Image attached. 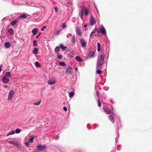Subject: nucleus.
Masks as SVG:
<instances>
[{
	"label": "nucleus",
	"instance_id": "f257e3e1",
	"mask_svg": "<svg viewBox=\"0 0 152 152\" xmlns=\"http://www.w3.org/2000/svg\"><path fill=\"white\" fill-rule=\"evenodd\" d=\"M105 57V55L102 54L100 57L99 59L97 61L96 64V68L101 69L103 67V65L104 63V58Z\"/></svg>",
	"mask_w": 152,
	"mask_h": 152
},
{
	"label": "nucleus",
	"instance_id": "f03ea898",
	"mask_svg": "<svg viewBox=\"0 0 152 152\" xmlns=\"http://www.w3.org/2000/svg\"><path fill=\"white\" fill-rule=\"evenodd\" d=\"M100 32H101L103 35L106 34V29L103 26L100 28H98V30H97V33H99Z\"/></svg>",
	"mask_w": 152,
	"mask_h": 152
},
{
	"label": "nucleus",
	"instance_id": "7ed1b4c3",
	"mask_svg": "<svg viewBox=\"0 0 152 152\" xmlns=\"http://www.w3.org/2000/svg\"><path fill=\"white\" fill-rule=\"evenodd\" d=\"M103 110L107 114L114 115L112 109L107 107H104V108Z\"/></svg>",
	"mask_w": 152,
	"mask_h": 152
},
{
	"label": "nucleus",
	"instance_id": "20e7f679",
	"mask_svg": "<svg viewBox=\"0 0 152 152\" xmlns=\"http://www.w3.org/2000/svg\"><path fill=\"white\" fill-rule=\"evenodd\" d=\"M46 148V146L45 145H42L39 144L37 146V149L40 151H42L43 149Z\"/></svg>",
	"mask_w": 152,
	"mask_h": 152
},
{
	"label": "nucleus",
	"instance_id": "39448f33",
	"mask_svg": "<svg viewBox=\"0 0 152 152\" xmlns=\"http://www.w3.org/2000/svg\"><path fill=\"white\" fill-rule=\"evenodd\" d=\"M14 93V91L13 90H11L10 91L8 94V100H11L12 99Z\"/></svg>",
	"mask_w": 152,
	"mask_h": 152
},
{
	"label": "nucleus",
	"instance_id": "423d86ee",
	"mask_svg": "<svg viewBox=\"0 0 152 152\" xmlns=\"http://www.w3.org/2000/svg\"><path fill=\"white\" fill-rule=\"evenodd\" d=\"M90 24L91 26H92L96 23V21L95 20L93 17L92 16H91L90 19Z\"/></svg>",
	"mask_w": 152,
	"mask_h": 152
},
{
	"label": "nucleus",
	"instance_id": "0eeeda50",
	"mask_svg": "<svg viewBox=\"0 0 152 152\" xmlns=\"http://www.w3.org/2000/svg\"><path fill=\"white\" fill-rule=\"evenodd\" d=\"M80 41L82 46L83 47H86V42L83 38H81L80 39Z\"/></svg>",
	"mask_w": 152,
	"mask_h": 152
},
{
	"label": "nucleus",
	"instance_id": "6e6552de",
	"mask_svg": "<svg viewBox=\"0 0 152 152\" xmlns=\"http://www.w3.org/2000/svg\"><path fill=\"white\" fill-rule=\"evenodd\" d=\"M56 83L55 80L54 78H51L48 80V83L50 85L55 84Z\"/></svg>",
	"mask_w": 152,
	"mask_h": 152
},
{
	"label": "nucleus",
	"instance_id": "1a4fd4ad",
	"mask_svg": "<svg viewBox=\"0 0 152 152\" xmlns=\"http://www.w3.org/2000/svg\"><path fill=\"white\" fill-rule=\"evenodd\" d=\"M81 9V11H82L83 12L84 11L85 12V15L87 16L88 15L89 13V10L87 8H85V7H83V8L82 7Z\"/></svg>",
	"mask_w": 152,
	"mask_h": 152
},
{
	"label": "nucleus",
	"instance_id": "9d476101",
	"mask_svg": "<svg viewBox=\"0 0 152 152\" xmlns=\"http://www.w3.org/2000/svg\"><path fill=\"white\" fill-rule=\"evenodd\" d=\"M72 71V68L71 67H69L66 70V73L67 74H71Z\"/></svg>",
	"mask_w": 152,
	"mask_h": 152
},
{
	"label": "nucleus",
	"instance_id": "9b49d317",
	"mask_svg": "<svg viewBox=\"0 0 152 152\" xmlns=\"http://www.w3.org/2000/svg\"><path fill=\"white\" fill-rule=\"evenodd\" d=\"M29 16V15L24 13L20 15L19 17L20 18H26L27 17Z\"/></svg>",
	"mask_w": 152,
	"mask_h": 152
},
{
	"label": "nucleus",
	"instance_id": "f8f14e48",
	"mask_svg": "<svg viewBox=\"0 0 152 152\" xmlns=\"http://www.w3.org/2000/svg\"><path fill=\"white\" fill-rule=\"evenodd\" d=\"M2 81L3 83H7L9 82V80L7 77L4 76L2 78Z\"/></svg>",
	"mask_w": 152,
	"mask_h": 152
},
{
	"label": "nucleus",
	"instance_id": "ddd939ff",
	"mask_svg": "<svg viewBox=\"0 0 152 152\" xmlns=\"http://www.w3.org/2000/svg\"><path fill=\"white\" fill-rule=\"evenodd\" d=\"M113 115H114L111 114V115H109L108 117V118L113 123H114V120L113 116Z\"/></svg>",
	"mask_w": 152,
	"mask_h": 152
},
{
	"label": "nucleus",
	"instance_id": "4468645a",
	"mask_svg": "<svg viewBox=\"0 0 152 152\" xmlns=\"http://www.w3.org/2000/svg\"><path fill=\"white\" fill-rule=\"evenodd\" d=\"M4 45L6 48H9L11 46L10 43L9 42H5Z\"/></svg>",
	"mask_w": 152,
	"mask_h": 152
},
{
	"label": "nucleus",
	"instance_id": "2eb2a0df",
	"mask_svg": "<svg viewBox=\"0 0 152 152\" xmlns=\"http://www.w3.org/2000/svg\"><path fill=\"white\" fill-rule=\"evenodd\" d=\"M94 52L92 51H90L89 53L88 57L89 58H91L92 57H93L94 56Z\"/></svg>",
	"mask_w": 152,
	"mask_h": 152
},
{
	"label": "nucleus",
	"instance_id": "dca6fc26",
	"mask_svg": "<svg viewBox=\"0 0 152 152\" xmlns=\"http://www.w3.org/2000/svg\"><path fill=\"white\" fill-rule=\"evenodd\" d=\"M8 142L10 144L14 145L17 147H18L19 146V144L17 143L12 141H9Z\"/></svg>",
	"mask_w": 152,
	"mask_h": 152
},
{
	"label": "nucleus",
	"instance_id": "f3484780",
	"mask_svg": "<svg viewBox=\"0 0 152 152\" xmlns=\"http://www.w3.org/2000/svg\"><path fill=\"white\" fill-rule=\"evenodd\" d=\"M76 31L77 34L79 36H81L82 33L80 29L79 28H77L76 29Z\"/></svg>",
	"mask_w": 152,
	"mask_h": 152
},
{
	"label": "nucleus",
	"instance_id": "a211bd4d",
	"mask_svg": "<svg viewBox=\"0 0 152 152\" xmlns=\"http://www.w3.org/2000/svg\"><path fill=\"white\" fill-rule=\"evenodd\" d=\"M37 28H35L32 30L31 32L34 35L37 34Z\"/></svg>",
	"mask_w": 152,
	"mask_h": 152
},
{
	"label": "nucleus",
	"instance_id": "6ab92c4d",
	"mask_svg": "<svg viewBox=\"0 0 152 152\" xmlns=\"http://www.w3.org/2000/svg\"><path fill=\"white\" fill-rule=\"evenodd\" d=\"M33 53L34 54H37L38 53V49L37 48H35L33 50Z\"/></svg>",
	"mask_w": 152,
	"mask_h": 152
},
{
	"label": "nucleus",
	"instance_id": "aec40b11",
	"mask_svg": "<svg viewBox=\"0 0 152 152\" xmlns=\"http://www.w3.org/2000/svg\"><path fill=\"white\" fill-rule=\"evenodd\" d=\"M75 60L79 62H81L82 60L81 58L78 56H76L75 58Z\"/></svg>",
	"mask_w": 152,
	"mask_h": 152
},
{
	"label": "nucleus",
	"instance_id": "412c9836",
	"mask_svg": "<svg viewBox=\"0 0 152 152\" xmlns=\"http://www.w3.org/2000/svg\"><path fill=\"white\" fill-rule=\"evenodd\" d=\"M26 4L27 6L35 7H37L35 6L34 5L33 3L31 2H27L26 3Z\"/></svg>",
	"mask_w": 152,
	"mask_h": 152
},
{
	"label": "nucleus",
	"instance_id": "4be33fe9",
	"mask_svg": "<svg viewBox=\"0 0 152 152\" xmlns=\"http://www.w3.org/2000/svg\"><path fill=\"white\" fill-rule=\"evenodd\" d=\"M4 76L6 77H11V75L10 74V72H6Z\"/></svg>",
	"mask_w": 152,
	"mask_h": 152
},
{
	"label": "nucleus",
	"instance_id": "5701e85b",
	"mask_svg": "<svg viewBox=\"0 0 152 152\" xmlns=\"http://www.w3.org/2000/svg\"><path fill=\"white\" fill-rule=\"evenodd\" d=\"M98 30V28H96L94 29L91 32V33L90 34V37H91L92 35L94 33H95L96 32H97V30Z\"/></svg>",
	"mask_w": 152,
	"mask_h": 152
},
{
	"label": "nucleus",
	"instance_id": "b1692460",
	"mask_svg": "<svg viewBox=\"0 0 152 152\" xmlns=\"http://www.w3.org/2000/svg\"><path fill=\"white\" fill-rule=\"evenodd\" d=\"M71 40L73 43H75V36L74 35H73L71 38Z\"/></svg>",
	"mask_w": 152,
	"mask_h": 152
},
{
	"label": "nucleus",
	"instance_id": "393cba45",
	"mask_svg": "<svg viewBox=\"0 0 152 152\" xmlns=\"http://www.w3.org/2000/svg\"><path fill=\"white\" fill-rule=\"evenodd\" d=\"M15 133V131H12L9 132L6 136H7L10 135L14 134Z\"/></svg>",
	"mask_w": 152,
	"mask_h": 152
},
{
	"label": "nucleus",
	"instance_id": "a878e982",
	"mask_svg": "<svg viewBox=\"0 0 152 152\" xmlns=\"http://www.w3.org/2000/svg\"><path fill=\"white\" fill-rule=\"evenodd\" d=\"M74 94H75V93L74 91L70 92L69 93V96L70 98L73 97L74 96Z\"/></svg>",
	"mask_w": 152,
	"mask_h": 152
},
{
	"label": "nucleus",
	"instance_id": "bb28decb",
	"mask_svg": "<svg viewBox=\"0 0 152 152\" xmlns=\"http://www.w3.org/2000/svg\"><path fill=\"white\" fill-rule=\"evenodd\" d=\"M17 20H15L12 21L11 23V24L12 26H14L17 22Z\"/></svg>",
	"mask_w": 152,
	"mask_h": 152
},
{
	"label": "nucleus",
	"instance_id": "cd10ccee",
	"mask_svg": "<svg viewBox=\"0 0 152 152\" xmlns=\"http://www.w3.org/2000/svg\"><path fill=\"white\" fill-rule=\"evenodd\" d=\"M34 139V137L32 136L29 139L28 142L31 143H32L33 142Z\"/></svg>",
	"mask_w": 152,
	"mask_h": 152
},
{
	"label": "nucleus",
	"instance_id": "c85d7f7f",
	"mask_svg": "<svg viewBox=\"0 0 152 152\" xmlns=\"http://www.w3.org/2000/svg\"><path fill=\"white\" fill-rule=\"evenodd\" d=\"M59 50L60 47L59 46H57L55 48V51L56 53H57L59 52Z\"/></svg>",
	"mask_w": 152,
	"mask_h": 152
},
{
	"label": "nucleus",
	"instance_id": "c756f323",
	"mask_svg": "<svg viewBox=\"0 0 152 152\" xmlns=\"http://www.w3.org/2000/svg\"><path fill=\"white\" fill-rule=\"evenodd\" d=\"M8 32L11 34H13L14 33L13 30L12 28H10L8 30Z\"/></svg>",
	"mask_w": 152,
	"mask_h": 152
},
{
	"label": "nucleus",
	"instance_id": "7c9ffc66",
	"mask_svg": "<svg viewBox=\"0 0 152 152\" xmlns=\"http://www.w3.org/2000/svg\"><path fill=\"white\" fill-rule=\"evenodd\" d=\"M33 45L34 46H36L37 45V42L36 40H34L33 42Z\"/></svg>",
	"mask_w": 152,
	"mask_h": 152
},
{
	"label": "nucleus",
	"instance_id": "2f4dec72",
	"mask_svg": "<svg viewBox=\"0 0 152 152\" xmlns=\"http://www.w3.org/2000/svg\"><path fill=\"white\" fill-rule=\"evenodd\" d=\"M100 44L99 42L97 43V51H99L100 50Z\"/></svg>",
	"mask_w": 152,
	"mask_h": 152
},
{
	"label": "nucleus",
	"instance_id": "473e14b6",
	"mask_svg": "<svg viewBox=\"0 0 152 152\" xmlns=\"http://www.w3.org/2000/svg\"><path fill=\"white\" fill-rule=\"evenodd\" d=\"M41 102V100H39L38 102H35L33 104L36 106H38L40 104Z\"/></svg>",
	"mask_w": 152,
	"mask_h": 152
},
{
	"label": "nucleus",
	"instance_id": "72a5a7b5",
	"mask_svg": "<svg viewBox=\"0 0 152 152\" xmlns=\"http://www.w3.org/2000/svg\"><path fill=\"white\" fill-rule=\"evenodd\" d=\"M14 131H15V133H16V134H18L20 132L21 130L20 129L18 128Z\"/></svg>",
	"mask_w": 152,
	"mask_h": 152
},
{
	"label": "nucleus",
	"instance_id": "f704fd0d",
	"mask_svg": "<svg viewBox=\"0 0 152 152\" xmlns=\"http://www.w3.org/2000/svg\"><path fill=\"white\" fill-rule=\"evenodd\" d=\"M35 66L36 67H39L40 66V65L39 64V63L38 61L35 62Z\"/></svg>",
	"mask_w": 152,
	"mask_h": 152
},
{
	"label": "nucleus",
	"instance_id": "c9c22d12",
	"mask_svg": "<svg viewBox=\"0 0 152 152\" xmlns=\"http://www.w3.org/2000/svg\"><path fill=\"white\" fill-rule=\"evenodd\" d=\"M102 72V71L100 69H98L96 71V73L99 75H100Z\"/></svg>",
	"mask_w": 152,
	"mask_h": 152
},
{
	"label": "nucleus",
	"instance_id": "e433bc0d",
	"mask_svg": "<svg viewBox=\"0 0 152 152\" xmlns=\"http://www.w3.org/2000/svg\"><path fill=\"white\" fill-rule=\"evenodd\" d=\"M59 64L62 66H65L66 64L64 62H60L59 63Z\"/></svg>",
	"mask_w": 152,
	"mask_h": 152
},
{
	"label": "nucleus",
	"instance_id": "4c0bfd02",
	"mask_svg": "<svg viewBox=\"0 0 152 152\" xmlns=\"http://www.w3.org/2000/svg\"><path fill=\"white\" fill-rule=\"evenodd\" d=\"M61 30H58L56 31L55 32V35H58L61 32Z\"/></svg>",
	"mask_w": 152,
	"mask_h": 152
},
{
	"label": "nucleus",
	"instance_id": "58836bf2",
	"mask_svg": "<svg viewBox=\"0 0 152 152\" xmlns=\"http://www.w3.org/2000/svg\"><path fill=\"white\" fill-rule=\"evenodd\" d=\"M98 106L99 107H100L101 106V104L100 101L99 99H98Z\"/></svg>",
	"mask_w": 152,
	"mask_h": 152
},
{
	"label": "nucleus",
	"instance_id": "ea45409f",
	"mask_svg": "<svg viewBox=\"0 0 152 152\" xmlns=\"http://www.w3.org/2000/svg\"><path fill=\"white\" fill-rule=\"evenodd\" d=\"M83 12L82 11H81V15H80V18L81 19H83Z\"/></svg>",
	"mask_w": 152,
	"mask_h": 152
},
{
	"label": "nucleus",
	"instance_id": "a19ab883",
	"mask_svg": "<svg viewBox=\"0 0 152 152\" xmlns=\"http://www.w3.org/2000/svg\"><path fill=\"white\" fill-rule=\"evenodd\" d=\"M66 26V25L65 23H64L62 26V28H65Z\"/></svg>",
	"mask_w": 152,
	"mask_h": 152
},
{
	"label": "nucleus",
	"instance_id": "79ce46f5",
	"mask_svg": "<svg viewBox=\"0 0 152 152\" xmlns=\"http://www.w3.org/2000/svg\"><path fill=\"white\" fill-rule=\"evenodd\" d=\"M29 142L28 141V142H26L25 143V145L26 146H29V144H28L29 143Z\"/></svg>",
	"mask_w": 152,
	"mask_h": 152
},
{
	"label": "nucleus",
	"instance_id": "37998d69",
	"mask_svg": "<svg viewBox=\"0 0 152 152\" xmlns=\"http://www.w3.org/2000/svg\"><path fill=\"white\" fill-rule=\"evenodd\" d=\"M46 28V26H44L42 28H41V30L42 31H44V29Z\"/></svg>",
	"mask_w": 152,
	"mask_h": 152
},
{
	"label": "nucleus",
	"instance_id": "c03bdc74",
	"mask_svg": "<svg viewBox=\"0 0 152 152\" xmlns=\"http://www.w3.org/2000/svg\"><path fill=\"white\" fill-rule=\"evenodd\" d=\"M96 95L98 98V99L99 98V93L98 92V91H96Z\"/></svg>",
	"mask_w": 152,
	"mask_h": 152
},
{
	"label": "nucleus",
	"instance_id": "a18cd8bd",
	"mask_svg": "<svg viewBox=\"0 0 152 152\" xmlns=\"http://www.w3.org/2000/svg\"><path fill=\"white\" fill-rule=\"evenodd\" d=\"M63 109L65 111H67V108L66 107H64L63 108Z\"/></svg>",
	"mask_w": 152,
	"mask_h": 152
},
{
	"label": "nucleus",
	"instance_id": "49530a36",
	"mask_svg": "<svg viewBox=\"0 0 152 152\" xmlns=\"http://www.w3.org/2000/svg\"><path fill=\"white\" fill-rule=\"evenodd\" d=\"M118 130L117 131V137L116 138H115V140L117 139V138H118V137H119V133H118Z\"/></svg>",
	"mask_w": 152,
	"mask_h": 152
},
{
	"label": "nucleus",
	"instance_id": "de8ad7c7",
	"mask_svg": "<svg viewBox=\"0 0 152 152\" xmlns=\"http://www.w3.org/2000/svg\"><path fill=\"white\" fill-rule=\"evenodd\" d=\"M55 11L56 12H57L58 11V9L56 7H55L54 8Z\"/></svg>",
	"mask_w": 152,
	"mask_h": 152
},
{
	"label": "nucleus",
	"instance_id": "09e8293b",
	"mask_svg": "<svg viewBox=\"0 0 152 152\" xmlns=\"http://www.w3.org/2000/svg\"><path fill=\"white\" fill-rule=\"evenodd\" d=\"M57 57L59 59H61L62 58V56L61 55H58Z\"/></svg>",
	"mask_w": 152,
	"mask_h": 152
},
{
	"label": "nucleus",
	"instance_id": "8fccbe9b",
	"mask_svg": "<svg viewBox=\"0 0 152 152\" xmlns=\"http://www.w3.org/2000/svg\"><path fill=\"white\" fill-rule=\"evenodd\" d=\"M41 34V33H38V34L36 36V38H38L39 36H40Z\"/></svg>",
	"mask_w": 152,
	"mask_h": 152
},
{
	"label": "nucleus",
	"instance_id": "3c124183",
	"mask_svg": "<svg viewBox=\"0 0 152 152\" xmlns=\"http://www.w3.org/2000/svg\"><path fill=\"white\" fill-rule=\"evenodd\" d=\"M67 48V47L66 46H64L62 50L63 51H65V49Z\"/></svg>",
	"mask_w": 152,
	"mask_h": 152
},
{
	"label": "nucleus",
	"instance_id": "603ef678",
	"mask_svg": "<svg viewBox=\"0 0 152 152\" xmlns=\"http://www.w3.org/2000/svg\"><path fill=\"white\" fill-rule=\"evenodd\" d=\"M60 48H61L63 49V48L64 46H63V44H61L60 45Z\"/></svg>",
	"mask_w": 152,
	"mask_h": 152
},
{
	"label": "nucleus",
	"instance_id": "864d4df0",
	"mask_svg": "<svg viewBox=\"0 0 152 152\" xmlns=\"http://www.w3.org/2000/svg\"><path fill=\"white\" fill-rule=\"evenodd\" d=\"M70 35H72L71 34H68L66 35V37L67 38L69 37Z\"/></svg>",
	"mask_w": 152,
	"mask_h": 152
},
{
	"label": "nucleus",
	"instance_id": "5fc2aeb1",
	"mask_svg": "<svg viewBox=\"0 0 152 152\" xmlns=\"http://www.w3.org/2000/svg\"><path fill=\"white\" fill-rule=\"evenodd\" d=\"M110 102L112 103V104H114V102H113V100L111 99L110 100Z\"/></svg>",
	"mask_w": 152,
	"mask_h": 152
},
{
	"label": "nucleus",
	"instance_id": "6e6d98bb",
	"mask_svg": "<svg viewBox=\"0 0 152 152\" xmlns=\"http://www.w3.org/2000/svg\"><path fill=\"white\" fill-rule=\"evenodd\" d=\"M87 26V25L86 24H85L84 25L83 27H84V28H86Z\"/></svg>",
	"mask_w": 152,
	"mask_h": 152
},
{
	"label": "nucleus",
	"instance_id": "4d7b16f0",
	"mask_svg": "<svg viewBox=\"0 0 152 152\" xmlns=\"http://www.w3.org/2000/svg\"><path fill=\"white\" fill-rule=\"evenodd\" d=\"M71 53L72 54H73L74 53V51H72L71 52Z\"/></svg>",
	"mask_w": 152,
	"mask_h": 152
},
{
	"label": "nucleus",
	"instance_id": "13d9d810",
	"mask_svg": "<svg viewBox=\"0 0 152 152\" xmlns=\"http://www.w3.org/2000/svg\"><path fill=\"white\" fill-rule=\"evenodd\" d=\"M4 87L5 88H7L8 87V86L7 85H5L4 86Z\"/></svg>",
	"mask_w": 152,
	"mask_h": 152
},
{
	"label": "nucleus",
	"instance_id": "bf43d9fd",
	"mask_svg": "<svg viewBox=\"0 0 152 152\" xmlns=\"http://www.w3.org/2000/svg\"><path fill=\"white\" fill-rule=\"evenodd\" d=\"M75 70L77 71L78 70V68L77 67H75Z\"/></svg>",
	"mask_w": 152,
	"mask_h": 152
},
{
	"label": "nucleus",
	"instance_id": "052dcab7",
	"mask_svg": "<svg viewBox=\"0 0 152 152\" xmlns=\"http://www.w3.org/2000/svg\"><path fill=\"white\" fill-rule=\"evenodd\" d=\"M1 66H0V72H1Z\"/></svg>",
	"mask_w": 152,
	"mask_h": 152
},
{
	"label": "nucleus",
	"instance_id": "680f3d73",
	"mask_svg": "<svg viewBox=\"0 0 152 152\" xmlns=\"http://www.w3.org/2000/svg\"><path fill=\"white\" fill-rule=\"evenodd\" d=\"M83 66H84L85 65V63L84 62L83 63Z\"/></svg>",
	"mask_w": 152,
	"mask_h": 152
},
{
	"label": "nucleus",
	"instance_id": "e2e57ef3",
	"mask_svg": "<svg viewBox=\"0 0 152 152\" xmlns=\"http://www.w3.org/2000/svg\"><path fill=\"white\" fill-rule=\"evenodd\" d=\"M111 152H114V151H111Z\"/></svg>",
	"mask_w": 152,
	"mask_h": 152
},
{
	"label": "nucleus",
	"instance_id": "0e129e2a",
	"mask_svg": "<svg viewBox=\"0 0 152 152\" xmlns=\"http://www.w3.org/2000/svg\"><path fill=\"white\" fill-rule=\"evenodd\" d=\"M87 28L85 29V30H86V29H87Z\"/></svg>",
	"mask_w": 152,
	"mask_h": 152
}]
</instances>
